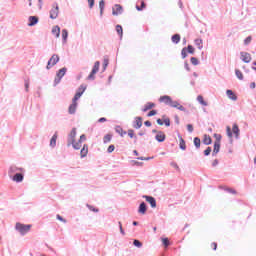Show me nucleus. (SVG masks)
<instances>
[{
    "instance_id": "obj_48",
    "label": "nucleus",
    "mask_w": 256,
    "mask_h": 256,
    "mask_svg": "<svg viewBox=\"0 0 256 256\" xmlns=\"http://www.w3.org/2000/svg\"><path fill=\"white\" fill-rule=\"evenodd\" d=\"M190 62L192 63V65H199V59H197L196 57H191Z\"/></svg>"
},
{
    "instance_id": "obj_6",
    "label": "nucleus",
    "mask_w": 256,
    "mask_h": 256,
    "mask_svg": "<svg viewBox=\"0 0 256 256\" xmlns=\"http://www.w3.org/2000/svg\"><path fill=\"white\" fill-rule=\"evenodd\" d=\"M59 17V4L54 2L50 10V19H57Z\"/></svg>"
},
{
    "instance_id": "obj_12",
    "label": "nucleus",
    "mask_w": 256,
    "mask_h": 256,
    "mask_svg": "<svg viewBox=\"0 0 256 256\" xmlns=\"http://www.w3.org/2000/svg\"><path fill=\"white\" fill-rule=\"evenodd\" d=\"M24 179L25 175L23 173H15L12 177V181H15V183H23Z\"/></svg>"
},
{
    "instance_id": "obj_42",
    "label": "nucleus",
    "mask_w": 256,
    "mask_h": 256,
    "mask_svg": "<svg viewBox=\"0 0 256 256\" xmlns=\"http://www.w3.org/2000/svg\"><path fill=\"white\" fill-rule=\"evenodd\" d=\"M86 207L89 209V211H92L93 213H99V208H95L91 204H86Z\"/></svg>"
},
{
    "instance_id": "obj_46",
    "label": "nucleus",
    "mask_w": 256,
    "mask_h": 256,
    "mask_svg": "<svg viewBox=\"0 0 256 256\" xmlns=\"http://www.w3.org/2000/svg\"><path fill=\"white\" fill-rule=\"evenodd\" d=\"M211 151H213V149L211 147H207L205 150H204V156L205 157H209V155H211Z\"/></svg>"
},
{
    "instance_id": "obj_50",
    "label": "nucleus",
    "mask_w": 256,
    "mask_h": 256,
    "mask_svg": "<svg viewBox=\"0 0 256 256\" xmlns=\"http://www.w3.org/2000/svg\"><path fill=\"white\" fill-rule=\"evenodd\" d=\"M89 152H87V150H85V149H81V151H80V157H81V159H84V157H87V154H88Z\"/></svg>"
},
{
    "instance_id": "obj_11",
    "label": "nucleus",
    "mask_w": 256,
    "mask_h": 256,
    "mask_svg": "<svg viewBox=\"0 0 256 256\" xmlns=\"http://www.w3.org/2000/svg\"><path fill=\"white\" fill-rule=\"evenodd\" d=\"M155 139L158 141V143H163L167 139V135H165V132L159 131L157 132Z\"/></svg>"
},
{
    "instance_id": "obj_7",
    "label": "nucleus",
    "mask_w": 256,
    "mask_h": 256,
    "mask_svg": "<svg viewBox=\"0 0 256 256\" xmlns=\"http://www.w3.org/2000/svg\"><path fill=\"white\" fill-rule=\"evenodd\" d=\"M75 137H77V128H72L67 138L68 147H70L71 143H75Z\"/></svg>"
},
{
    "instance_id": "obj_37",
    "label": "nucleus",
    "mask_w": 256,
    "mask_h": 256,
    "mask_svg": "<svg viewBox=\"0 0 256 256\" xmlns=\"http://www.w3.org/2000/svg\"><path fill=\"white\" fill-rule=\"evenodd\" d=\"M235 75H236L237 79H239L240 81H243L244 77H243V72H241V70L236 69Z\"/></svg>"
},
{
    "instance_id": "obj_55",
    "label": "nucleus",
    "mask_w": 256,
    "mask_h": 256,
    "mask_svg": "<svg viewBox=\"0 0 256 256\" xmlns=\"http://www.w3.org/2000/svg\"><path fill=\"white\" fill-rule=\"evenodd\" d=\"M225 191H227V193H231L232 195H237V190L235 189L226 188Z\"/></svg>"
},
{
    "instance_id": "obj_13",
    "label": "nucleus",
    "mask_w": 256,
    "mask_h": 256,
    "mask_svg": "<svg viewBox=\"0 0 256 256\" xmlns=\"http://www.w3.org/2000/svg\"><path fill=\"white\" fill-rule=\"evenodd\" d=\"M39 23V17L37 16H29L28 18V27H35Z\"/></svg>"
},
{
    "instance_id": "obj_22",
    "label": "nucleus",
    "mask_w": 256,
    "mask_h": 256,
    "mask_svg": "<svg viewBox=\"0 0 256 256\" xmlns=\"http://www.w3.org/2000/svg\"><path fill=\"white\" fill-rule=\"evenodd\" d=\"M57 132L54 133V135L52 136V138L50 139V147H52V149H55V147H57Z\"/></svg>"
},
{
    "instance_id": "obj_43",
    "label": "nucleus",
    "mask_w": 256,
    "mask_h": 256,
    "mask_svg": "<svg viewBox=\"0 0 256 256\" xmlns=\"http://www.w3.org/2000/svg\"><path fill=\"white\" fill-rule=\"evenodd\" d=\"M133 245L134 247H138V249H141V247H143V243L137 239H134Z\"/></svg>"
},
{
    "instance_id": "obj_18",
    "label": "nucleus",
    "mask_w": 256,
    "mask_h": 256,
    "mask_svg": "<svg viewBox=\"0 0 256 256\" xmlns=\"http://www.w3.org/2000/svg\"><path fill=\"white\" fill-rule=\"evenodd\" d=\"M136 9L138 11H143L144 9H147V3L145 2V0L138 1L136 4Z\"/></svg>"
},
{
    "instance_id": "obj_45",
    "label": "nucleus",
    "mask_w": 256,
    "mask_h": 256,
    "mask_svg": "<svg viewBox=\"0 0 256 256\" xmlns=\"http://www.w3.org/2000/svg\"><path fill=\"white\" fill-rule=\"evenodd\" d=\"M162 245L166 248L169 247V245H171L169 238H162Z\"/></svg>"
},
{
    "instance_id": "obj_58",
    "label": "nucleus",
    "mask_w": 256,
    "mask_h": 256,
    "mask_svg": "<svg viewBox=\"0 0 256 256\" xmlns=\"http://www.w3.org/2000/svg\"><path fill=\"white\" fill-rule=\"evenodd\" d=\"M87 140V136H85V134H82L78 140L79 143H83V141H86Z\"/></svg>"
},
{
    "instance_id": "obj_64",
    "label": "nucleus",
    "mask_w": 256,
    "mask_h": 256,
    "mask_svg": "<svg viewBox=\"0 0 256 256\" xmlns=\"http://www.w3.org/2000/svg\"><path fill=\"white\" fill-rule=\"evenodd\" d=\"M170 165L171 167H174V169H177V171H179V165L176 162H171Z\"/></svg>"
},
{
    "instance_id": "obj_40",
    "label": "nucleus",
    "mask_w": 256,
    "mask_h": 256,
    "mask_svg": "<svg viewBox=\"0 0 256 256\" xmlns=\"http://www.w3.org/2000/svg\"><path fill=\"white\" fill-rule=\"evenodd\" d=\"M71 145H72L73 149H75L76 151H79V149H81V142H75V140H74V142L71 143Z\"/></svg>"
},
{
    "instance_id": "obj_63",
    "label": "nucleus",
    "mask_w": 256,
    "mask_h": 256,
    "mask_svg": "<svg viewBox=\"0 0 256 256\" xmlns=\"http://www.w3.org/2000/svg\"><path fill=\"white\" fill-rule=\"evenodd\" d=\"M88 5L90 9H93V7H95V0H88Z\"/></svg>"
},
{
    "instance_id": "obj_1",
    "label": "nucleus",
    "mask_w": 256,
    "mask_h": 256,
    "mask_svg": "<svg viewBox=\"0 0 256 256\" xmlns=\"http://www.w3.org/2000/svg\"><path fill=\"white\" fill-rule=\"evenodd\" d=\"M160 103H165V105H169V107H172L174 109H177V107H179V103L175 100H173V98H171V96L169 95H163L159 98Z\"/></svg>"
},
{
    "instance_id": "obj_52",
    "label": "nucleus",
    "mask_w": 256,
    "mask_h": 256,
    "mask_svg": "<svg viewBox=\"0 0 256 256\" xmlns=\"http://www.w3.org/2000/svg\"><path fill=\"white\" fill-rule=\"evenodd\" d=\"M187 47H184L182 50H181V55H182V59H186L187 57Z\"/></svg>"
},
{
    "instance_id": "obj_27",
    "label": "nucleus",
    "mask_w": 256,
    "mask_h": 256,
    "mask_svg": "<svg viewBox=\"0 0 256 256\" xmlns=\"http://www.w3.org/2000/svg\"><path fill=\"white\" fill-rule=\"evenodd\" d=\"M202 143L204 144V145H211V143H213V139L211 138V136H209V135H204V138H203V140H202Z\"/></svg>"
},
{
    "instance_id": "obj_59",
    "label": "nucleus",
    "mask_w": 256,
    "mask_h": 256,
    "mask_svg": "<svg viewBox=\"0 0 256 256\" xmlns=\"http://www.w3.org/2000/svg\"><path fill=\"white\" fill-rule=\"evenodd\" d=\"M179 111H183L184 113H187V108H185L183 105L179 104V106L176 108Z\"/></svg>"
},
{
    "instance_id": "obj_29",
    "label": "nucleus",
    "mask_w": 256,
    "mask_h": 256,
    "mask_svg": "<svg viewBox=\"0 0 256 256\" xmlns=\"http://www.w3.org/2000/svg\"><path fill=\"white\" fill-rule=\"evenodd\" d=\"M69 38V31L67 29L62 30V43H67V39Z\"/></svg>"
},
{
    "instance_id": "obj_15",
    "label": "nucleus",
    "mask_w": 256,
    "mask_h": 256,
    "mask_svg": "<svg viewBox=\"0 0 256 256\" xmlns=\"http://www.w3.org/2000/svg\"><path fill=\"white\" fill-rule=\"evenodd\" d=\"M138 213L140 215H145L147 213V203L141 202L138 207Z\"/></svg>"
},
{
    "instance_id": "obj_26",
    "label": "nucleus",
    "mask_w": 256,
    "mask_h": 256,
    "mask_svg": "<svg viewBox=\"0 0 256 256\" xmlns=\"http://www.w3.org/2000/svg\"><path fill=\"white\" fill-rule=\"evenodd\" d=\"M153 107H155V103H153V102H147V103L145 104L144 108L142 109V111H143L144 113H147V111L153 109Z\"/></svg>"
},
{
    "instance_id": "obj_32",
    "label": "nucleus",
    "mask_w": 256,
    "mask_h": 256,
    "mask_svg": "<svg viewBox=\"0 0 256 256\" xmlns=\"http://www.w3.org/2000/svg\"><path fill=\"white\" fill-rule=\"evenodd\" d=\"M197 101H198V103H200V105H203L204 107H207V105H208L207 101H205V99L201 95L197 96Z\"/></svg>"
},
{
    "instance_id": "obj_41",
    "label": "nucleus",
    "mask_w": 256,
    "mask_h": 256,
    "mask_svg": "<svg viewBox=\"0 0 256 256\" xmlns=\"http://www.w3.org/2000/svg\"><path fill=\"white\" fill-rule=\"evenodd\" d=\"M111 139H113V135L112 134H106L103 138V143H109V141H111Z\"/></svg>"
},
{
    "instance_id": "obj_34",
    "label": "nucleus",
    "mask_w": 256,
    "mask_h": 256,
    "mask_svg": "<svg viewBox=\"0 0 256 256\" xmlns=\"http://www.w3.org/2000/svg\"><path fill=\"white\" fill-rule=\"evenodd\" d=\"M194 43L198 47V49H200V50L203 49V40L202 39L197 38L194 40Z\"/></svg>"
},
{
    "instance_id": "obj_14",
    "label": "nucleus",
    "mask_w": 256,
    "mask_h": 256,
    "mask_svg": "<svg viewBox=\"0 0 256 256\" xmlns=\"http://www.w3.org/2000/svg\"><path fill=\"white\" fill-rule=\"evenodd\" d=\"M243 63H251V54L249 52H240Z\"/></svg>"
},
{
    "instance_id": "obj_16",
    "label": "nucleus",
    "mask_w": 256,
    "mask_h": 256,
    "mask_svg": "<svg viewBox=\"0 0 256 256\" xmlns=\"http://www.w3.org/2000/svg\"><path fill=\"white\" fill-rule=\"evenodd\" d=\"M76 112H77V102L72 100V104H70L68 108V113L70 115H75Z\"/></svg>"
},
{
    "instance_id": "obj_24",
    "label": "nucleus",
    "mask_w": 256,
    "mask_h": 256,
    "mask_svg": "<svg viewBox=\"0 0 256 256\" xmlns=\"http://www.w3.org/2000/svg\"><path fill=\"white\" fill-rule=\"evenodd\" d=\"M115 132L118 133V135H120V137H125V135H127V131L123 130V127L117 125L115 127Z\"/></svg>"
},
{
    "instance_id": "obj_49",
    "label": "nucleus",
    "mask_w": 256,
    "mask_h": 256,
    "mask_svg": "<svg viewBox=\"0 0 256 256\" xmlns=\"http://www.w3.org/2000/svg\"><path fill=\"white\" fill-rule=\"evenodd\" d=\"M126 133H128V137H130V139H133V137H135V130L133 129H129Z\"/></svg>"
},
{
    "instance_id": "obj_33",
    "label": "nucleus",
    "mask_w": 256,
    "mask_h": 256,
    "mask_svg": "<svg viewBox=\"0 0 256 256\" xmlns=\"http://www.w3.org/2000/svg\"><path fill=\"white\" fill-rule=\"evenodd\" d=\"M194 146L196 147V149L201 148V138L200 137H194Z\"/></svg>"
},
{
    "instance_id": "obj_56",
    "label": "nucleus",
    "mask_w": 256,
    "mask_h": 256,
    "mask_svg": "<svg viewBox=\"0 0 256 256\" xmlns=\"http://www.w3.org/2000/svg\"><path fill=\"white\" fill-rule=\"evenodd\" d=\"M56 219H58V221H61L62 223H67V220L59 214L56 215Z\"/></svg>"
},
{
    "instance_id": "obj_61",
    "label": "nucleus",
    "mask_w": 256,
    "mask_h": 256,
    "mask_svg": "<svg viewBox=\"0 0 256 256\" xmlns=\"http://www.w3.org/2000/svg\"><path fill=\"white\" fill-rule=\"evenodd\" d=\"M118 225H119L121 235H125V230L123 229V224H121V222H118Z\"/></svg>"
},
{
    "instance_id": "obj_47",
    "label": "nucleus",
    "mask_w": 256,
    "mask_h": 256,
    "mask_svg": "<svg viewBox=\"0 0 256 256\" xmlns=\"http://www.w3.org/2000/svg\"><path fill=\"white\" fill-rule=\"evenodd\" d=\"M226 133L230 139L233 137V130H231V127L229 126L226 127Z\"/></svg>"
},
{
    "instance_id": "obj_2",
    "label": "nucleus",
    "mask_w": 256,
    "mask_h": 256,
    "mask_svg": "<svg viewBox=\"0 0 256 256\" xmlns=\"http://www.w3.org/2000/svg\"><path fill=\"white\" fill-rule=\"evenodd\" d=\"M64 75H67V67H63L56 72L53 84L54 87H57L61 83V79H63Z\"/></svg>"
},
{
    "instance_id": "obj_60",
    "label": "nucleus",
    "mask_w": 256,
    "mask_h": 256,
    "mask_svg": "<svg viewBox=\"0 0 256 256\" xmlns=\"http://www.w3.org/2000/svg\"><path fill=\"white\" fill-rule=\"evenodd\" d=\"M113 151H115V145H110L107 149V153H113Z\"/></svg>"
},
{
    "instance_id": "obj_10",
    "label": "nucleus",
    "mask_w": 256,
    "mask_h": 256,
    "mask_svg": "<svg viewBox=\"0 0 256 256\" xmlns=\"http://www.w3.org/2000/svg\"><path fill=\"white\" fill-rule=\"evenodd\" d=\"M132 126L134 129H141V127H143V117H135V121L133 122Z\"/></svg>"
},
{
    "instance_id": "obj_57",
    "label": "nucleus",
    "mask_w": 256,
    "mask_h": 256,
    "mask_svg": "<svg viewBox=\"0 0 256 256\" xmlns=\"http://www.w3.org/2000/svg\"><path fill=\"white\" fill-rule=\"evenodd\" d=\"M157 115V110H151L148 112L147 117H155Z\"/></svg>"
},
{
    "instance_id": "obj_39",
    "label": "nucleus",
    "mask_w": 256,
    "mask_h": 256,
    "mask_svg": "<svg viewBox=\"0 0 256 256\" xmlns=\"http://www.w3.org/2000/svg\"><path fill=\"white\" fill-rule=\"evenodd\" d=\"M95 75H97V72L91 70L90 74L87 77L88 81H95Z\"/></svg>"
},
{
    "instance_id": "obj_17",
    "label": "nucleus",
    "mask_w": 256,
    "mask_h": 256,
    "mask_svg": "<svg viewBox=\"0 0 256 256\" xmlns=\"http://www.w3.org/2000/svg\"><path fill=\"white\" fill-rule=\"evenodd\" d=\"M52 35H54L56 39H59V37H61V27H59V25L53 26Z\"/></svg>"
},
{
    "instance_id": "obj_20",
    "label": "nucleus",
    "mask_w": 256,
    "mask_h": 256,
    "mask_svg": "<svg viewBox=\"0 0 256 256\" xmlns=\"http://www.w3.org/2000/svg\"><path fill=\"white\" fill-rule=\"evenodd\" d=\"M221 151V144L214 142V148L212 152V157H217V154Z\"/></svg>"
},
{
    "instance_id": "obj_9",
    "label": "nucleus",
    "mask_w": 256,
    "mask_h": 256,
    "mask_svg": "<svg viewBox=\"0 0 256 256\" xmlns=\"http://www.w3.org/2000/svg\"><path fill=\"white\" fill-rule=\"evenodd\" d=\"M143 199H146L147 203L150 204V207H152V209H155V207H157V200L155 199V197L144 195Z\"/></svg>"
},
{
    "instance_id": "obj_30",
    "label": "nucleus",
    "mask_w": 256,
    "mask_h": 256,
    "mask_svg": "<svg viewBox=\"0 0 256 256\" xmlns=\"http://www.w3.org/2000/svg\"><path fill=\"white\" fill-rule=\"evenodd\" d=\"M116 32L119 35L120 39H123V26L120 24L116 25Z\"/></svg>"
},
{
    "instance_id": "obj_21",
    "label": "nucleus",
    "mask_w": 256,
    "mask_h": 256,
    "mask_svg": "<svg viewBox=\"0 0 256 256\" xmlns=\"http://www.w3.org/2000/svg\"><path fill=\"white\" fill-rule=\"evenodd\" d=\"M232 132L234 133L235 135V138L236 139H239V135L241 133V130L239 129V125H237V123H234L233 126H232Z\"/></svg>"
},
{
    "instance_id": "obj_38",
    "label": "nucleus",
    "mask_w": 256,
    "mask_h": 256,
    "mask_svg": "<svg viewBox=\"0 0 256 256\" xmlns=\"http://www.w3.org/2000/svg\"><path fill=\"white\" fill-rule=\"evenodd\" d=\"M101 66V62H99V61H96L95 63H94V66H93V68H92V71H94L95 73H99V67Z\"/></svg>"
},
{
    "instance_id": "obj_8",
    "label": "nucleus",
    "mask_w": 256,
    "mask_h": 256,
    "mask_svg": "<svg viewBox=\"0 0 256 256\" xmlns=\"http://www.w3.org/2000/svg\"><path fill=\"white\" fill-rule=\"evenodd\" d=\"M112 15H114L115 17L123 15V6H121L120 4H115L112 8Z\"/></svg>"
},
{
    "instance_id": "obj_44",
    "label": "nucleus",
    "mask_w": 256,
    "mask_h": 256,
    "mask_svg": "<svg viewBox=\"0 0 256 256\" xmlns=\"http://www.w3.org/2000/svg\"><path fill=\"white\" fill-rule=\"evenodd\" d=\"M162 119H164V125L166 127H171V119H169L168 117L165 118V115L162 116Z\"/></svg>"
},
{
    "instance_id": "obj_19",
    "label": "nucleus",
    "mask_w": 256,
    "mask_h": 256,
    "mask_svg": "<svg viewBox=\"0 0 256 256\" xmlns=\"http://www.w3.org/2000/svg\"><path fill=\"white\" fill-rule=\"evenodd\" d=\"M178 139H179V147L181 149V151H186L187 150V144L185 142V139H183V137L180 136V134L178 135Z\"/></svg>"
},
{
    "instance_id": "obj_36",
    "label": "nucleus",
    "mask_w": 256,
    "mask_h": 256,
    "mask_svg": "<svg viewBox=\"0 0 256 256\" xmlns=\"http://www.w3.org/2000/svg\"><path fill=\"white\" fill-rule=\"evenodd\" d=\"M107 67H109V58L105 57L103 60V68L102 71L105 72L107 71Z\"/></svg>"
},
{
    "instance_id": "obj_28",
    "label": "nucleus",
    "mask_w": 256,
    "mask_h": 256,
    "mask_svg": "<svg viewBox=\"0 0 256 256\" xmlns=\"http://www.w3.org/2000/svg\"><path fill=\"white\" fill-rule=\"evenodd\" d=\"M17 171H25V169L19 168V167H17V166H11V167L9 168L8 173H9V175H13V173H17Z\"/></svg>"
},
{
    "instance_id": "obj_3",
    "label": "nucleus",
    "mask_w": 256,
    "mask_h": 256,
    "mask_svg": "<svg viewBox=\"0 0 256 256\" xmlns=\"http://www.w3.org/2000/svg\"><path fill=\"white\" fill-rule=\"evenodd\" d=\"M16 231H19L21 235H27L31 231V224H21L17 222L15 225Z\"/></svg>"
},
{
    "instance_id": "obj_4",
    "label": "nucleus",
    "mask_w": 256,
    "mask_h": 256,
    "mask_svg": "<svg viewBox=\"0 0 256 256\" xmlns=\"http://www.w3.org/2000/svg\"><path fill=\"white\" fill-rule=\"evenodd\" d=\"M59 61H60L59 55L53 54L47 62V65H46L47 71H49L50 69H53V67H55V65H57Z\"/></svg>"
},
{
    "instance_id": "obj_53",
    "label": "nucleus",
    "mask_w": 256,
    "mask_h": 256,
    "mask_svg": "<svg viewBox=\"0 0 256 256\" xmlns=\"http://www.w3.org/2000/svg\"><path fill=\"white\" fill-rule=\"evenodd\" d=\"M151 159H153V157H138L137 160L138 161H151Z\"/></svg>"
},
{
    "instance_id": "obj_54",
    "label": "nucleus",
    "mask_w": 256,
    "mask_h": 256,
    "mask_svg": "<svg viewBox=\"0 0 256 256\" xmlns=\"http://www.w3.org/2000/svg\"><path fill=\"white\" fill-rule=\"evenodd\" d=\"M253 40V37L248 36L244 39V45H249V43H251V41Z\"/></svg>"
},
{
    "instance_id": "obj_31",
    "label": "nucleus",
    "mask_w": 256,
    "mask_h": 256,
    "mask_svg": "<svg viewBox=\"0 0 256 256\" xmlns=\"http://www.w3.org/2000/svg\"><path fill=\"white\" fill-rule=\"evenodd\" d=\"M99 9H100V17H103V12L105 11V0H101L99 2Z\"/></svg>"
},
{
    "instance_id": "obj_62",
    "label": "nucleus",
    "mask_w": 256,
    "mask_h": 256,
    "mask_svg": "<svg viewBox=\"0 0 256 256\" xmlns=\"http://www.w3.org/2000/svg\"><path fill=\"white\" fill-rule=\"evenodd\" d=\"M187 131H188L189 133H193V131H194L193 124H188V125H187Z\"/></svg>"
},
{
    "instance_id": "obj_35",
    "label": "nucleus",
    "mask_w": 256,
    "mask_h": 256,
    "mask_svg": "<svg viewBox=\"0 0 256 256\" xmlns=\"http://www.w3.org/2000/svg\"><path fill=\"white\" fill-rule=\"evenodd\" d=\"M186 52L189 53V55H195V47H193V45H188L186 47Z\"/></svg>"
},
{
    "instance_id": "obj_51",
    "label": "nucleus",
    "mask_w": 256,
    "mask_h": 256,
    "mask_svg": "<svg viewBox=\"0 0 256 256\" xmlns=\"http://www.w3.org/2000/svg\"><path fill=\"white\" fill-rule=\"evenodd\" d=\"M214 137L216 138L214 143H218V145H221V134H214Z\"/></svg>"
},
{
    "instance_id": "obj_23",
    "label": "nucleus",
    "mask_w": 256,
    "mask_h": 256,
    "mask_svg": "<svg viewBox=\"0 0 256 256\" xmlns=\"http://www.w3.org/2000/svg\"><path fill=\"white\" fill-rule=\"evenodd\" d=\"M226 95L228 98L231 99V101H237V95L235 94V92H233V90H226Z\"/></svg>"
},
{
    "instance_id": "obj_5",
    "label": "nucleus",
    "mask_w": 256,
    "mask_h": 256,
    "mask_svg": "<svg viewBox=\"0 0 256 256\" xmlns=\"http://www.w3.org/2000/svg\"><path fill=\"white\" fill-rule=\"evenodd\" d=\"M86 90H87V85L81 84L77 89L72 101L77 103V101L81 99V97L83 96V93H85Z\"/></svg>"
},
{
    "instance_id": "obj_25",
    "label": "nucleus",
    "mask_w": 256,
    "mask_h": 256,
    "mask_svg": "<svg viewBox=\"0 0 256 256\" xmlns=\"http://www.w3.org/2000/svg\"><path fill=\"white\" fill-rule=\"evenodd\" d=\"M171 41L172 43H174V45H179V43L181 42V34L172 35Z\"/></svg>"
}]
</instances>
